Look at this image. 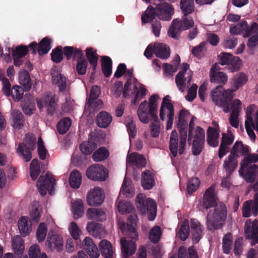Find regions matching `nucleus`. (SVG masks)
I'll return each instance as SVG.
<instances>
[{"label":"nucleus","mask_w":258,"mask_h":258,"mask_svg":"<svg viewBox=\"0 0 258 258\" xmlns=\"http://www.w3.org/2000/svg\"><path fill=\"white\" fill-rule=\"evenodd\" d=\"M218 64H214L210 71V78L211 83L218 86L211 92V97L215 104L223 108L225 113L230 111V103L233 97L231 95L232 91L224 90L223 86L227 82V76L225 73L220 72Z\"/></svg>","instance_id":"obj_1"},{"label":"nucleus","mask_w":258,"mask_h":258,"mask_svg":"<svg viewBox=\"0 0 258 258\" xmlns=\"http://www.w3.org/2000/svg\"><path fill=\"white\" fill-rule=\"evenodd\" d=\"M136 215H130L127 220V230L125 232L126 237L120 239L121 254L123 258H128L136 251V241L138 240L139 236L135 226L136 223Z\"/></svg>","instance_id":"obj_2"},{"label":"nucleus","mask_w":258,"mask_h":258,"mask_svg":"<svg viewBox=\"0 0 258 258\" xmlns=\"http://www.w3.org/2000/svg\"><path fill=\"white\" fill-rule=\"evenodd\" d=\"M227 208L223 202H219L214 210H210L207 216V229L212 231L221 229L225 224L227 218Z\"/></svg>","instance_id":"obj_3"},{"label":"nucleus","mask_w":258,"mask_h":258,"mask_svg":"<svg viewBox=\"0 0 258 258\" xmlns=\"http://www.w3.org/2000/svg\"><path fill=\"white\" fill-rule=\"evenodd\" d=\"M196 117L193 116L189 123L188 142L190 143L191 139L194 138L191 148L192 152L193 155L197 156L200 154L203 150L205 135L204 130L198 126L195 130V134L193 137V131L195 126L194 121Z\"/></svg>","instance_id":"obj_4"},{"label":"nucleus","mask_w":258,"mask_h":258,"mask_svg":"<svg viewBox=\"0 0 258 258\" xmlns=\"http://www.w3.org/2000/svg\"><path fill=\"white\" fill-rule=\"evenodd\" d=\"M137 209L143 215L147 214L148 219L153 221L156 216L157 204L155 201L149 198H146L143 194H138L136 198Z\"/></svg>","instance_id":"obj_5"},{"label":"nucleus","mask_w":258,"mask_h":258,"mask_svg":"<svg viewBox=\"0 0 258 258\" xmlns=\"http://www.w3.org/2000/svg\"><path fill=\"white\" fill-rule=\"evenodd\" d=\"M36 138L33 134H27L24 142L19 144L17 152L19 156L25 162L29 161L32 158L31 151L35 148Z\"/></svg>","instance_id":"obj_6"},{"label":"nucleus","mask_w":258,"mask_h":258,"mask_svg":"<svg viewBox=\"0 0 258 258\" xmlns=\"http://www.w3.org/2000/svg\"><path fill=\"white\" fill-rule=\"evenodd\" d=\"M194 25V22L192 17L189 15H183L181 20L175 19L172 21L171 25L168 31V34L170 37L176 39L177 37V33L189 29Z\"/></svg>","instance_id":"obj_7"},{"label":"nucleus","mask_w":258,"mask_h":258,"mask_svg":"<svg viewBox=\"0 0 258 258\" xmlns=\"http://www.w3.org/2000/svg\"><path fill=\"white\" fill-rule=\"evenodd\" d=\"M189 114V112L184 109H181L179 113L177 120V126L179 131L180 142L179 146V154L182 155L184 151L187 139V116Z\"/></svg>","instance_id":"obj_8"},{"label":"nucleus","mask_w":258,"mask_h":258,"mask_svg":"<svg viewBox=\"0 0 258 258\" xmlns=\"http://www.w3.org/2000/svg\"><path fill=\"white\" fill-rule=\"evenodd\" d=\"M159 98V95L153 94L151 95L149 99V113L150 116L152 117L154 122L151 124V135L154 138L158 137L160 133L159 120L157 115V101Z\"/></svg>","instance_id":"obj_9"},{"label":"nucleus","mask_w":258,"mask_h":258,"mask_svg":"<svg viewBox=\"0 0 258 258\" xmlns=\"http://www.w3.org/2000/svg\"><path fill=\"white\" fill-rule=\"evenodd\" d=\"M219 63L226 65L230 72H237L240 69L242 61L238 56L227 52H221L217 58Z\"/></svg>","instance_id":"obj_10"},{"label":"nucleus","mask_w":258,"mask_h":258,"mask_svg":"<svg viewBox=\"0 0 258 258\" xmlns=\"http://www.w3.org/2000/svg\"><path fill=\"white\" fill-rule=\"evenodd\" d=\"M25 89L20 86L15 85L12 87L7 78L2 80V92L7 97H12L15 102L19 101L23 97Z\"/></svg>","instance_id":"obj_11"},{"label":"nucleus","mask_w":258,"mask_h":258,"mask_svg":"<svg viewBox=\"0 0 258 258\" xmlns=\"http://www.w3.org/2000/svg\"><path fill=\"white\" fill-rule=\"evenodd\" d=\"M169 101H170V100L168 95L164 97L160 109L159 113L160 119L163 121L165 119V113L164 111L165 108H166L168 111V113L167 115V121L166 126V128L167 130H170L172 128L173 118L174 116V110L173 105L172 103Z\"/></svg>","instance_id":"obj_12"},{"label":"nucleus","mask_w":258,"mask_h":258,"mask_svg":"<svg viewBox=\"0 0 258 258\" xmlns=\"http://www.w3.org/2000/svg\"><path fill=\"white\" fill-rule=\"evenodd\" d=\"M214 188L210 186L206 190L202 199L199 201V210L204 212L214 208L218 203L217 202Z\"/></svg>","instance_id":"obj_13"},{"label":"nucleus","mask_w":258,"mask_h":258,"mask_svg":"<svg viewBox=\"0 0 258 258\" xmlns=\"http://www.w3.org/2000/svg\"><path fill=\"white\" fill-rule=\"evenodd\" d=\"M55 180L51 175L46 173L45 176L41 175L37 182V186L40 195L44 196L49 191L52 195L54 189V185Z\"/></svg>","instance_id":"obj_14"},{"label":"nucleus","mask_w":258,"mask_h":258,"mask_svg":"<svg viewBox=\"0 0 258 258\" xmlns=\"http://www.w3.org/2000/svg\"><path fill=\"white\" fill-rule=\"evenodd\" d=\"M37 104L39 110L43 108L47 109V112L48 115H53L57 108V100L54 95H43L40 99H37Z\"/></svg>","instance_id":"obj_15"},{"label":"nucleus","mask_w":258,"mask_h":258,"mask_svg":"<svg viewBox=\"0 0 258 258\" xmlns=\"http://www.w3.org/2000/svg\"><path fill=\"white\" fill-rule=\"evenodd\" d=\"M87 177L93 180L104 181L108 177L105 168L103 165L95 164L89 167L86 170Z\"/></svg>","instance_id":"obj_16"},{"label":"nucleus","mask_w":258,"mask_h":258,"mask_svg":"<svg viewBox=\"0 0 258 258\" xmlns=\"http://www.w3.org/2000/svg\"><path fill=\"white\" fill-rule=\"evenodd\" d=\"M51 40L48 37L43 38L38 44L34 41L29 45L30 52L35 54L37 52L40 55L47 54L51 49Z\"/></svg>","instance_id":"obj_17"},{"label":"nucleus","mask_w":258,"mask_h":258,"mask_svg":"<svg viewBox=\"0 0 258 258\" xmlns=\"http://www.w3.org/2000/svg\"><path fill=\"white\" fill-rule=\"evenodd\" d=\"M245 236L246 239L251 240V244H255L258 242V223L254 221L251 222L247 220L244 225Z\"/></svg>","instance_id":"obj_18"},{"label":"nucleus","mask_w":258,"mask_h":258,"mask_svg":"<svg viewBox=\"0 0 258 258\" xmlns=\"http://www.w3.org/2000/svg\"><path fill=\"white\" fill-rule=\"evenodd\" d=\"M252 213L253 216L256 217L258 213V194L254 195V200H247L242 205V214L245 218L250 217Z\"/></svg>","instance_id":"obj_19"},{"label":"nucleus","mask_w":258,"mask_h":258,"mask_svg":"<svg viewBox=\"0 0 258 258\" xmlns=\"http://www.w3.org/2000/svg\"><path fill=\"white\" fill-rule=\"evenodd\" d=\"M257 26L256 22H253L248 26L245 21H242L236 25L230 26V33L232 35H238L244 32V37H247L251 35V31Z\"/></svg>","instance_id":"obj_20"},{"label":"nucleus","mask_w":258,"mask_h":258,"mask_svg":"<svg viewBox=\"0 0 258 258\" xmlns=\"http://www.w3.org/2000/svg\"><path fill=\"white\" fill-rule=\"evenodd\" d=\"M104 200L103 191L100 187H95L87 194L88 204L91 206H98L102 204Z\"/></svg>","instance_id":"obj_21"},{"label":"nucleus","mask_w":258,"mask_h":258,"mask_svg":"<svg viewBox=\"0 0 258 258\" xmlns=\"http://www.w3.org/2000/svg\"><path fill=\"white\" fill-rule=\"evenodd\" d=\"M157 16L161 20L170 21L174 14L173 6L167 3H160L156 6Z\"/></svg>","instance_id":"obj_22"},{"label":"nucleus","mask_w":258,"mask_h":258,"mask_svg":"<svg viewBox=\"0 0 258 258\" xmlns=\"http://www.w3.org/2000/svg\"><path fill=\"white\" fill-rule=\"evenodd\" d=\"M76 245L83 248L91 258H98L100 253L98 247L91 238L86 237L79 245L77 242Z\"/></svg>","instance_id":"obj_23"},{"label":"nucleus","mask_w":258,"mask_h":258,"mask_svg":"<svg viewBox=\"0 0 258 258\" xmlns=\"http://www.w3.org/2000/svg\"><path fill=\"white\" fill-rule=\"evenodd\" d=\"M46 245L50 249H56L59 251L62 249V238L60 235L54 233L53 231H50L48 233Z\"/></svg>","instance_id":"obj_24"},{"label":"nucleus","mask_w":258,"mask_h":258,"mask_svg":"<svg viewBox=\"0 0 258 258\" xmlns=\"http://www.w3.org/2000/svg\"><path fill=\"white\" fill-rule=\"evenodd\" d=\"M85 51L86 60L88 61V63H89L90 68L92 70L91 75L94 76L98 65L99 55L97 53V50L93 47H88Z\"/></svg>","instance_id":"obj_25"},{"label":"nucleus","mask_w":258,"mask_h":258,"mask_svg":"<svg viewBox=\"0 0 258 258\" xmlns=\"http://www.w3.org/2000/svg\"><path fill=\"white\" fill-rule=\"evenodd\" d=\"M241 103L239 99L234 100L231 104V109H232V112L229 118V123L235 128L238 127L239 121L238 117L239 112L241 109Z\"/></svg>","instance_id":"obj_26"},{"label":"nucleus","mask_w":258,"mask_h":258,"mask_svg":"<svg viewBox=\"0 0 258 258\" xmlns=\"http://www.w3.org/2000/svg\"><path fill=\"white\" fill-rule=\"evenodd\" d=\"M190 224L193 242L197 243L203 236V227L196 219H191Z\"/></svg>","instance_id":"obj_27"},{"label":"nucleus","mask_w":258,"mask_h":258,"mask_svg":"<svg viewBox=\"0 0 258 258\" xmlns=\"http://www.w3.org/2000/svg\"><path fill=\"white\" fill-rule=\"evenodd\" d=\"M126 164L131 166H135L137 168L145 167L146 160L142 155L137 153H132L126 157Z\"/></svg>","instance_id":"obj_28"},{"label":"nucleus","mask_w":258,"mask_h":258,"mask_svg":"<svg viewBox=\"0 0 258 258\" xmlns=\"http://www.w3.org/2000/svg\"><path fill=\"white\" fill-rule=\"evenodd\" d=\"M249 147L243 144L241 141H236L231 149L230 155L237 158L240 156H244L248 154Z\"/></svg>","instance_id":"obj_29"},{"label":"nucleus","mask_w":258,"mask_h":258,"mask_svg":"<svg viewBox=\"0 0 258 258\" xmlns=\"http://www.w3.org/2000/svg\"><path fill=\"white\" fill-rule=\"evenodd\" d=\"M247 77L244 73L240 72L235 74L233 78L232 89H228V90L232 91L231 95L233 96V92L236 91L244 85L247 82Z\"/></svg>","instance_id":"obj_30"},{"label":"nucleus","mask_w":258,"mask_h":258,"mask_svg":"<svg viewBox=\"0 0 258 258\" xmlns=\"http://www.w3.org/2000/svg\"><path fill=\"white\" fill-rule=\"evenodd\" d=\"M149 103V102H148L146 100L142 102L137 111L140 121L144 123H147L149 122L148 115L150 114Z\"/></svg>","instance_id":"obj_31"},{"label":"nucleus","mask_w":258,"mask_h":258,"mask_svg":"<svg viewBox=\"0 0 258 258\" xmlns=\"http://www.w3.org/2000/svg\"><path fill=\"white\" fill-rule=\"evenodd\" d=\"M189 69V65L187 63H183L181 71H179L175 77V83L178 89L183 92L185 88L184 74Z\"/></svg>","instance_id":"obj_32"},{"label":"nucleus","mask_w":258,"mask_h":258,"mask_svg":"<svg viewBox=\"0 0 258 258\" xmlns=\"http://www.w3.org/2000/svg\"><path fill=\"white\" fill-rule=\"evenodd\" d=\"M18 226L20 232L23 237L28 235L31 231V223L27 217H21L18 221Z\"/></svg>","instance_id":"obj_33"},{"label":"nucleus","mask_w":258,"mask_h":258,"mask_svg":"<svg viewBox=\"0 0 258 258\" xmlns=\"http://www.w3.org/2000/svg\"><path fill=\"white\" fill-rule=\"evenodd\" d=\"M252 109L251 106H249L247 108L246 116V119L245 121V126L246 131L251 139H255V135L253 131V128L252 126H253L252 122Z\"/></svg>","instance_id":"obj_34"},{"label":"nucleus","mask_w":258,"mask_h":258,"mask_svg":"<svg viewBox=\"0 0 258 258\" xmlns=\"http://www.w3.org/2000/svg\"><path fill=\"white\" fill-rule=\"evenodd\" d=\"M63 55L66 58L67 60H70L72 58L74 60L78 57L82 56L83 51L77 47L73 46H64L63 48Z\"/></svg>","instance_id":"obj_35"},{"label":"nucleus","mask_w":258,"mask_h":258,"mask_svg":"<svg viewBox=\"0 0 258 258\" xmlns=\"http://www.w3.org/2000/svg\"><path fill=\"white\" fill-rule=\"evenodd\" d=\"M207 141L209 146L214 147L218 146L219 137V129L209 126L207 130Z\"/></svg>","instance_id":"obj_36"},{"label":"nucleus","mask_w":258,"mask_h":258,"mask_svg":"<svg viewBox=\"0 0 258 258\" xmlns=\"http://www.w3.org/2000/svg\"><path fill=\"white\" fill-rule=\"evenodd\" d=\"M112 121L111 115L106 111L99 113L96 117V122L97 125L101 128H107Z\"/></svg>","instance_id":"obj_37"},{"label":"nucleus","mask_w":258,"mask_h":258,"mask_svg":"<svg viewBox=\"0 0 258 258\" xmlns=\"http://www.w3.org/2000/svg\"><path fill=\"white\" fill-rule=\"evenodd\" d=\"M154 53L162 59H167L170 56V49L167 45L164 43L154 44Z\"/></svg>","instance_id":"obj_38"},{"label":"nucleus","mask_w":258,"mask_h":258,"mask_svg":"<svg viewBox=\"0 0 258 258\" xmlns=\"http://www.w3.org/2000/svg\"><path fill=\"white\" fill-rule=\"evenodd\" d=\"M19 81L26 92L29 91L32 86V82L29 73L25 70L20 71L19 73Z\"/></svg>","instance_id":"obj_39"},{"label":"nucleus","mask_w":258,"mask_h":258,"mask_svg":"<svg viewBox=\"0 0 258 258\" xmlns=\"http://www.w3.org/2000/svg\"><path fill=\"white\" fill-rule=\"evenodd\" d=\"M87 216L89 220L102 221L106 219L105 212L100 209L90 208L87 211Z\"/></svg>","instance_id":"obj_40"},{"label":"nucleus","mask_w":258,"mask_h":258,"mask_svg":"<svg viewBox=\"0 0 258 258\" xmlns=\"http://www.w3.org/2000/svg\"><path fill=\"white\" fill-rule=\"evenodd\" d=\"M142 185L145 189H150L155 185L153 175L149 170H145L142 174Z\"/></svg>","instance_id":"obj_41"},{"label":"nucleus","mask_w":258,"mask_h":258,"mask_svg":"<svg viewBox=\"0 0 258 258\" xmlns=\"http://www.w3.org/2000/svg\"><path fill=\"white\" fill-rule=\"evenodd\" d=\"M102 255L105 258H112L113 255L112 247L110 242L107 240H102L99 244Z\"/></svg>","instance_id":"obj_42"},{"label":"nucleus","mask_w":258,"mask_h":258,"mask_svg":"<svg viewBox=\"0 0 258 258\" xmlns=\"http://www.w3.org/2000/svg\"><path fill=\"white\" fill-rule=\"evenodd\" d=\"M112 61L108 56H102L101 59V69L105 77L108 78L112 73Z\"/></svg>","instance_id":"obj_43"},{"label":"nucleus","mask_w":258,"mask_h":258,"mask_svg":"<svg viewBox=\"0 0 258 258\" xmlns=\"http://www.w3.org/2000/svg\"><path fill=\"white\" fill-rule=\"evenodd\" d=\"M238 161L237 158L232 155H229L228 160H225L223 164V168L226 170V173L230 176L236 169L237 166Z\"/></svg>","instance_id":"obj_44"},{"label":"nucleus","mask_w":258,"mask_h":258,"mask_svg":"<svg viewBox=\"0 0 258 258\" xmlns=\"http://www.w3.org/2000/svg\"><path fill=\"white\" fill-rule=\"evenodd\" d=\"M258 175V166L255 164H252L248 166L247 171L243 176L247 182L253 183L255 181V178Z\"/></svg>","instance_id":"obj_45"},{"label":"nucleus","mask_w":258,"mask_h":258,"mask_svg":"<svg viewBox=\"0 0 258 258\" xmlns=\"http://www.w3.org/2000/svg\"><path fill=\"white\" fill-rule=\"evenodd\" d=\"M178 133L176 130L172 131L169 142V149L174 157L177 156L178 152Z\"/></svg>","instance_id":"obj_46"},{"label":"nucleus","mask_w":258,"mask_h":258,"mask_svg":"<svg viewBox=\"0 0 258 258\" xmlns=\"http://www.w3.org/2000/svg\"><path fill=\"white\" fill-rule=\"evenodd\" d=\"M108 150L104 147L97 149L92 155V159L95 162H101L106 160L109 156Z\"/></svg>","instance_id":"obj_47"},{"label":"nucleus","mask_w":258,"mask_h":258,"mask_svg":"<svg viewBox=\"0 0 258 258\" xmlns=\"http://www.w3.org/2000/svg\"><path fill=\"white\" fill-rule=\"evenodd\" d=\"M13 126L15 128L20 130L24 125V119L22 112L19 110H13L11 112Z\"/></svg>","instance_id":"obj_48"},{"label":"nucleus","mask_w":258,"mask_h":258,"mask_svg":"<svg viewBox=\"0 0 258 258\" xmlns=\"http://www.w3.org/2000/svg\"><path fill=\"white\" fill-rule=\"evenodd\" d=\"M74 60L77 61L76 70L80 75H84L86 73L87 68L88 65V61L85 58L83 52L82 56L78 57Z\"/></svg>","instance_id":"obj_49"},{"label":"nucleus","mask_w":258,"mask_h":258,"mask_svg":"<svg viewBox=\"0 0 258 258\" xmlns=\"http://www.w3.org/2000/svg\"><path fill=\"white\" fill-rule=\"evenodd\" d=\"M82 182V175L77 170H74L70 174L69 182L70 186L75 189L78 188Z\"/></svg>","instance_id":"obj_50"},{"label":"nucleus","mask_w":258,"mask_h":258,"mask_svg":"<svg viewBox=\"0 0 258 258\" xmlns=\"http://www.w3.org/2000/svg\"><path fill=\"white\" fill-rule=\"evenodd\" d=\"M157 16L156 7L154 8L152 6H149L147 10L142 16V21L143 23L151 22Z\"/></svg>","instance_id":"obj_51"},{"label":"nucleus","mask_w":258,"mask_h":258,"mask_svg":"<svg viewBox=\"0 0 258 258\" xmlns=\"http://www.w3.org/2000/svg\"><path fill=\"white\" fill-rule=\"evenodd\" d=\"M189 234V222L187 220H184L179 230L177 231L176 236L181 240H185Z\"/></svg>","instance_id":"obj_52"},{"label":"nucleus","mask_w":258,"mask_h":258,"mask_svg":"<svg viewBox=\"0 0 258 258\" xmlns=\"http://www.w3.org/2000/svg\"><path fill=\"white\" fill-rule=\"evenodd\" d=\"M72 120L69 117H64L60 119L57 124V130L60 135L66 134L69 130Z\"/></svg>","instance_id":"obj_53"},{"label":"nucleus","mask_w":258,"mask_h":258,"mask_svg":"<svg viewBox=\"0 0 258 258\" xmlns=\"http://www.w3.org/2000/svg\"><path fill=\"white\" fill-rule=\"evenodd\" d=\"M72 212L75 219H78L84 213V204L82 200L78 199L72 204Z\"/></svg>","instance_id":"obj_54"},{"label":"nucleus","mask_w":258,"mask_h":258,"mask_svg":"<svg viewBox=\"0 0 258 258\" xmlns=\"http://www.w3.org/2000/svg\"><path fill=\"white\" fill-rule=\"evenodd\" d=\"M180 7L184 15L191 14L194 11V0H180Z\"/></svg>","instance_id":"obj_55"},{"label":"nucleus","mask_w":258,"mask_h":258,"mask_svg":"<svg viewBox=\"0 0 258 258\" xmlns=\"http://www.w3.org/2000/svg\"><path fill=\"white\" fill-rule=\"evenodd\" d=\"M97 145L94 142H84L80 145V151L84 155L91 154L97 148Z\"/></svg>","instance_id":"obj_56"},{"label":"nucleus","mask_w":258,"mask_h":258,"mask_svg":"<svg viewBox=\"0 0 258 258\" xmlns=\"http://www.w3.org/2000/svg\"><path fill=\"white\" fill-rule=\"evenodd\" d=\"M162 231L159 226L153 227L150 231L149 238L153 243H157L160 239Z\"/></svg>","instance_id":"obj_57"},{"label":"nucleus","mask_w":258,"mask_h":258,"mask_svg":"<svg viewBox=\"0 0 258 258\" xmlns=\"http://www.w3.org/2000/svg\"><path fill=\"white\" fill-rule=\"evenodd\" d=\"M30 176L33 180H35L39 176L40 170L38 160L33 159L30 165Z\"/></svg>","instance_id":"obj_58"},{"label":"nucleus","mask_w":258,"mask_h":258,"mask_svg":"<svg viewBox=\"0 0 258 258\" xmlns=\"http://www.w3.org/2000/svg\"><path fill=\"white\" fill-rule=\"evenodd\" d=\"M258 161V155L256 154H249L244 158L240 163V168L239 170V174L243 175L241 170L247 167L251 163H255Z\"/></svg>","instance_id":"obj_59"},{"label":"nucleus","mask_w":258,"mask_h":258,"mask_svg":"<svg viewBox=\"0 0 258 258\" xmlns=\"http://www.w3.org/2000/svg\"><path fill=\"white\" fill-rule=\"evenodd\" d=\"M146 89L144 87H141L140 89L137 86L134 87L133 93L135 94L134 99L132 101V104L135 105L137 102L143 98L146 94Z\"/></svg>","instance_id":"obj_60"},{"label":"nucleus","mask_w":258,"mask_h":258,"mask_svg":"<svg viewBox=\"0 0 258 258\" xmlns=\"http://www.w3.org/2000/svg\"><path fill=\"white\" fill-rule=\"evenodd\" d=\"M13 248L16 254L21 256L24 251V245L23 241L20 237H16L13 241Z\"/></svg>","instance_id":"obj_61"},{"label":"nucleus","mask_w":258,"mask_h":258,"mask_svg":"<svg viewBox=\"0 0 258 258\" xmlns=\"http://www.w3.org/2000/svg\"><path fill=\"white\" fill-rule=\"evenodd\" d=\"M232 243V235L230 233L226 234L223 238L222 242V247L223 252L225 253L228 254L231 249V245Z\"/></svg>","instance_id":"obj_62"},{"label":"nucleus","mask_w":258,"mask_h":258,"mask_svg":"<svg viewBox=\"0 0 258 258\" xmlns=\"http://www.w3.org/2000/svg\"><path fill=\"white\" fill-rule=\"evenodd\" d=\"M29 51H30L29 46L24 45H20L12 49V56H16L19 57H25Z\"/></svg>","instance_id":"obj_63"},{"label":"nucleus","mask_w":258,"mask_h":258,"mask_svg":"<svg viewBox=\"0 0 258 258\" xmlns=\"http://www.w3.org/2000/svg\"><path fill=\"white\" fill-rule=\"evenodd\" d=\"M52 81L53 83L57 84L59 90L60 92H63L66 88V79L61 74H59L52 76Z\"/></svg>","instance_id":"obj_64"}]
</instances>
